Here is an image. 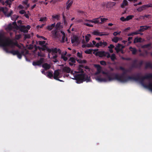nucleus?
I'll use <instances>...</instances> for the list:
<instances>
[{"mask_svg":"<svg viewBox=\"0 0 152 152\" xmlns=\"http://www.w3.org/2000/svg\"><path fill=\"white\" fill-rule=\"evenodd\" d=\"M19 28L21 32L24 33H26L28 32V31L26 28V26H25L23 25L21 26Z\"/></svg>","mask_w":152,"mask_h":152,"instance_id":"nucleus-15","label":"nucleus"},{"mask_svg":"<svg viewBox=\"0 0 152 152\" xmlns=\"http://www.w3.org/2000/svg\"><path fill=\"white\" fill-rule=\"evenodd\" d=\"M93 50L91 49H87L85 51V53L88 54H91Z\"/></svg>","mask_w":152,"mask_h":152,"instance_id":"nucleus-38","label":"nucleus"},{"mask_svg":"<svg viewBox=\"0 0 152 152\" xmlns=\"http://www.w3.org/2000/svg\"><path fill=\"white\" fill-rule=\"evenodd\" d=\"M124 71V72L120 75L118 74L112 72L114 80L123 83H126L129 81L132 80V79L129 78V77H131V76H128L126 77L125 76V75L126 74L127 71Z\"/></svg>","mask_w":152,"mask_h":152,"instance_id":"nucleus-3","label":"nucleus"},{"mask_svg":"<svg viewBox=\"0 0 152 152\" xmlns=\"http://www.w3.org/2000/svg\"><path fill=\"white\" fill-rule=\"evenodd\" d=\"M86 46L88 48L93 47H94L91 42H90L89 43H88L86 45Z\"/></svg>","mask_w":152,"mask_h":152,"instance_id":"nucleus-52","label":"nucleus"},{"mask_svg":"<svg viewBox=\"0 0 152 152\" xmlns=\"http://www.w3.org/2000/svg\"><path fill=\"white\" fill-rule=\"evenodd\" d=\"M58 30L55 29L53 30L51 33L53 37L55 38H58L60 35V31Z\"/></svg>","mask_w":152,"mask_h":152,"instance_id":"nucleus-6","label":"nucleus"},{"mask_svg":"<svg viewBox=\"0 0 152 152\" xmlns=\"http://www.w3.org/2000/svg\"><path fill=\"white\" fill-rule=\"evenodd\" d=\"M137 59H135L133 60V64H132V68H135V67L134 66H133V65L134 64V65H137Z\"/></svg>","mask_w":152,"mask_h":152,"instance_id":"nucleus-43","label":"nucleus"},{"mask_svg":"<svg viewBox=\"0 0 152 152\" xmlns=\"http://www.w3.org/2000/svg\"><path fill=\"white\" fill-rule=\"evenodd\" d=\"M19 59H21L22 57V55H21V54L19 52V51L18 53V54L17 55Z\"/></svg>","mask_w":152,"mask_h":152,"instance_id":"nucleus-57","label":"nucleus"},{"mask_svg":"<svg viewBox=\"0 0 152 152\" xmlns=\"http://www.w3.org/2000/svg\"><path fill=\"white\" fill-rule=\"evenodd\" d=\"M42 67L45 69V70H47L50 68V66L47 63H45L42 65Z\"/></svg>","mask_w":152,"mask_h":152,"instance_id":"nucleus-18","label":"nucleus"},{"mask_svg":"<svg viewBox=\"0 0 152 152\" xmlns=\"http://www.w3.org/2000/svg\"><path fill=\"white\" fill-rule=\"evenodd\" d=\"M142 39L141 38H138L137 37H136L135 38L134 40V43H135L138 42H141Z\"/></svg>","mask_w":152,"mask_h":152,"instance_id":"nucleus-29","label":"nucleus"},{"mask_svg":"<svg viewBox=\"0 0 152 152\" xmlns=\"http://www.w3.org/2000/svg\"><path fill=\"white\" fill-rule=\"evenodd\" d=\"M55 26V23H54L53 24H52L51 25H49L47 26V29L49 31H51L53 28Z\"/></svg>","mask_w":152,"mask_h":152,"instance_id":"nucleus-24","label":"nucleus"},{"mask_svg":"<svg viewBox=\"0 0 152 152\" xmlns=\"http://www.w3.org/2000/svg\"><path fill=\"white\" fill-rule=\"evenodd\" d=\"M61 58L63 59L64 61H66L68 59V58L67 57H66L63 54H62L61 56Z\"/></svg>","mask_w":152,"mask_h":152,"instance_id":"nucleus-47","label":"nucleus"},{"mask_svg":"<svg viewBox=\"0 0 152 152\" xmlns=\"http://www.w3.org/2000/svg\"><path fill=\"white\" fill-rule=\"evenodd\" d=\"M152 44L151 43L145 44L142 45L141 48L143 49H148L149 50L151 49V46Z\"/></svg>","mask_w":152,"mask_h":152,"instance_id":"nucleus-12","label":"nucleus"},{"mask_svg":"<svg viewBox=\"0 0 152 152\" xmlns=\"http://www.w3.org/2000/svg\"><path fill=\"white\" fill-rule=\"evenodd\" d=\"M46 17H44L43 18H41L39 20V21H43L46 20Z\"/></svg>","mask_w":152,"mask_h":152,"instance_id":"nucleus-58","label":"nucleus"},{"mask_svg":"<svg viewBox=\"0 0 152 152\" xmlns=\"http://www.w3.org/2000/svg\"><path fill=\"white\" fill-rule=\"evenodd\" d=\"M129 79L139 81L145 88H148L152 92V73H149L144 76L140 77L138 74L136 77H129Z\"/></svg>","mask_w":152,"mask_h":152,"instance_id":"nucleus-1","label":"nucleus"},{"mask_svg":"<svg viewBox=\"0 0 152 152\" xmlns=\"http://www.w3.org/2000/svg\"><path fill=\"white\" fill-rule=\"evenodd\" d=\"M37 48L39 49V50L40 51H41V50L44 51L45 50V49H44V48H43L42 47H41L39 46H38L37 47Z\"/></svg>","mask_w":152,"mask_h":152,"instance_id":"nucleus-54","label":"nucleus"},{"mask_svg":"<svg viewBox=\"0 0 152 152\" xmlns=\"http://www.w3.org/2000/svg\"><path fill=\"white\" fill-rule=\"evenodd\" d=\"M134 17V15H129L127 16L126 18V21L129 20L131 19H132Z\"/></svg>","mask_w":152,"mask_h":152,"instance_id":"nucleus-39","label":"nucleus"},{"mask_svg":"<svg viewBox=\"0 0 152 152\" xmlns=\"http://www.w3.org/2000/svg\"><path fill=\"white\" fill-rule=\"evenodd\" d=\"M143 64V61L141 60L139 62L138 64H137V65H134V64L133 66L135 67V68L140 69Z\"/></svg>","mask_w":152,"mask_h":152,"instance_id":"nucleus-20","label":"nucleus"},{"mask_svg":"<svg viewBox=\"0 0 152 152\" xmlns=\"http://www.w3.org/2000/svg\"><path fill=\"white\" fill-rule=\"evenodd\" d=\"M62 71L64 72L69 73L71 71V69L67 66H64L62 69Z\"/></svg>","mask_w":152,"mask_h":152,"instance_id":"nucleus-17","label":"nucleus"},{"mask_svg":"<svg viewBox=\"0 0 152 152\" xmlns=\"http://www.w3.org/2000/svg\"><path fill=\"white\" fill-rule=\"evenodd\" d=\"M103 17V16H100L99 18H94L92 20H89V21H90V22H91L92 23H94L95 24L99 23L100 22H99V20H98L101 17Z\"/></svg>","mask_w":152,"mask_h":152,"instance_id":"nucleus-14","label":"nucleus"},{"mask_svg":"<svg viewBox=\"0 0 152 152\" xmlns=\"http://www.w3.org/2000/svg\"><path fill=\"white\" fill-rule=\"evenodd\" d=\"M18 18V16L16 15H14L13 17H11V19L12 20L15 21Z\"/></svg>","mask_w":152,"mask_h":152,"instance_id":"nucleus-41","label":"nucleus"},{"mask_svg":"<svg viewBox=\"0 0 152 152\" xmlns=\"http://www.w3.org/2000/svg\"><path fill=\"white\" fill-rule=\"evenodd\" d=\"M145 9V8L144 7V6L143 5L142 7H139L138 8L137 10L138 11L140 12Z\"/></svg>","mask_w":152,"mask_h":152,"instance_id":"nucleus-35","label":"nucleus"},{"mask_svg":"<svg viewBox=\"0 0 152 152\" xmlns=\"http://www.w3.org/2000/svg\"><path fill=\"white\" fill-rule=\"evenodd\" d=\"M130 50L132 52V54L133 55H135L136 54L137 52V50L135 48H132L130 47L129 48Z\"/></svg>","mask_w":152,"mask_h":152,"instance_id":"nucleus-26","label":"nucleus"},{"mask_svg":"<svg viewBox=\"0 0 152 152\" xmlns=\"http://www.w3.org/2000/svg\"><path fill=\"white\" fill-rule=\"evenodd\" d=\"M106 53H107L106 54V56L107 57V58H110L111 56L110 54L107 52H106Z\"/></svg>","mask_w":152,"mask_h":152,"instance_id":"nucleus-63","label":"nucleus"},{"mask_svg":"<svg viewBox=\"0 0 152 152\" xmlns=\"http://www.w3.org/2000/svg\"><path fill=\"white\" fill-rule=\"evenodd\" d=\"M110 58L112 61H114L116 59L115 55L114 53L112 54Z\"/></svg>","mask_w":152,"mask_h":152,"instance_id":"nucleus-34","label":"nucleus"},{"mask_svg":"<svg viewBox=\"0 0 152 152\" xmlns=\"http://www.w3.org/2000/svg\"><path fill=\"white\" fill-rule=\"evenodd\" d=\"M144 5V7L145 8V9L147 8L152 7V4H150L145 5Z\"/></svg>","mask_w":152,"mask_h":152,"instance_id":"nucleus-50","label":"nucleus"},{"mask_svg":"<svg viewBox=\"0 0 152 152\" xmlns=\"http://www.w3.org/2000/svg\"><path fill=\"white\" fill-rule=\"evenodd\" d=\"M42 47L45 49V50H47L48 52V50L49 49V48L46 45H42Z\"/></svg>","mask_w":152,"mask_h":152,"instance_id":"nucleus-51","label":"nucleus"},{"mask_svg":"<svg viewBox=\"0 0 152 152\" xmlns=\"http://www.w3.org/2000/svg\"><path fill=\"white\" fill-rule=\"evenodd\" d=\"M65 39H66V36L64 35L62 37V40L61 42H64L65 41Z\"/></svg>","mask_w":152,"mask_h":152,"instance_id":"nucleus-61","label":"nucleus"},{"mask_svg":"<svg viewBox=\"0 0 152 152\" xmlns=\"http://www.w3.org/2000/svg\"><path fill=\"white\" fill-rule=\"evenodd\" d=\"M121 33V31H120L119 32H116V31H115V32H114L113 33V35L114 36H116L117 35H120V34Z\"/></svg>","mask_w":152,"mask_h":152,"instance_id":"nucleus-56","label":"nucleus"},{"mask_svg":"<svg viewBox=\"0 0 152 152\" xmlns=\"http://www.w3.org/2000/svg\"><path fill=\"white\" fill-rule=\"evenodd\" d=\"M74 78L76 81V83H80L84 81V73L78 74L74 76Z\"/></svg>","mask_w":152,"mask_h":152,"instance_id":"nucleus-5","label":"nucleus"},{"mask_svg":"<svg viewBox=\"0 0 152 152\" xmlns=\"http://www.w3.org/2000/svg\"><path fill=\"white\" fill-rule=\"evenodd\" d=\"M13 28H14V27L11 23H10L6 27V29L7 31H10L12 30Z\"/></svg>","mask_w":152,"mask_h":152,"instance_id":"nucleus-22","label":"nucleus"},{"mask_svg":"<svg viewBox=\"0 0 152 152\" xmlns=\"http://www.w3.org/2000/svg\"><path fill=\"white\" fill-rule=\"evenodd\" d=\"M120 20L122 21H126V18H125L124 17H122L120 18Z\"/></svg>","mask_w":152,"mask_h":152,"instance_id":"nucleus-62","label":"nucleus"},{"mask_svg":"<svg viewBox=\"0 0 152 152\" xmlns=\"http://www.w3.org/2000/svg\"><path fill=\"white\" fill-rule=\"evenodd\" d=\"M148 68H150L152 69V64L150 62H147L145 64V69H147Z\"/></svg>","mask_w":152,"mask_h":152,"instance_id":"nucleus-28","label":"nucleus"},{"mask_svg":"<svg viewBox=\"0 0 152 152\" xmlns=\"http://www.w3.org/2000/svg\"><path fill=\"white\" fill-rule=\"evenodd\" d=\"M7 8L5 7V8L0 7V12L2 11L5 15L6 14V12L7 11Z\"/></svg>","mask_w":152,"mask_h":152,"instance_id":"nucleus-25","label":"nucleus"},{"mask_svg":"<svg viewBox=\"0 0 152 152\" xmlns=\"http://www.w3.org/2000/svg\"><path fill=\"white\" fill-rule=\"evenodd\" d=\"M37 55L41 57H45V54L42 53L41 51H40V52H38Z\"/></svg>","mask_w":152,"mask_h":152,"instance_id":"nucleus-40","label":"nucleus"},{"mask_svg":"<svg viewBox=\"0 0 152 152\" xmlns=\"http://www.w3.org/2000/svg\"><path fill=\"white\" fill-rule=\"evenodd\" d=\"M56 28L55 29L58 30V29L59 28L60 24L58 23H57L56 25H55Z\"/></svg>","mask_w":152,"mask_h":152,"instance_id":"nucleus-64","label":"nucleus"},{"mask_svg":"<svg viewBox=\"0 0 152 152\" xmlns=\"http://www.w3.org/2000/svg\"><path fill=\"white\" fill-rule=\"evenodd\" d=\"M79 41V39L77 37H74L72 39H71V43L72 44L74 43L75 42H78Z\"/></svg>","mask_w":152,"mask_h":152,"instance_id":"nucleus-21","label":"nucleus"},{"mask_svg":"<svg viewBox=\"0 0 152 152\" xmlns=\"http://www.w3.org/2000/svg\"><path fill=\"white\" fill-rule=\"evenodd\" d=\"M59 75V72L58 70H56L54 71V79L56 80H59L58 77Z\"/></svg>","mask_w":152,"mask_h":152,"instance_id":"nucleus-16","label":"nucleus"},{"mask_svg":"<svg viewBox=\"0 0 152 152\" xmlns=\"http://www.w3.org/2000/svg\"><path fill=\"white\" fill-rule=\"evenodd\" d=\"M57 48H55L54 49H49L48 50V52L49 53H50L51 52H52L53 53H57Z\"/></svg>","mask_w":152,"mask_h":152,"instance_id":"nucleus-27","label":"nucleus"},{"mask_svg":"<svg viewBox=\"0 0 152 152\" xmlns=\"http://www.w3.org/2000/svg\"><path fill=\"white\" fill-rule=\"evenodd\" d=\"M103 74L106 75L105 78H101L98 77L97 78V80L100 82H106L107 81H111L114 80L112 72H103Z\"/></svg>","mask_w":152,"mask_h":152,"instance_id":"nucleus-4","label":"nucleus"},{"mask_svg":"<svg viewBox=\"0 0 152 152\" xmlns=\"http://www.w3.org/2000/svg\"><path fill=\"white\" fill-rule=\"evenodd\" d=\"M60 17V15H53L52 17L53 18L56 19L57 20L59 19V18Z\"/></svg>","mask_w":152,"mask_h":152,"instance_id":"nucleus-46","label":"nucleus"},{"mask_svg":"<svg viewBox=\"0 0 152 152\" xmlns=\"http://www.w3.org/2000/svg\"><path fill=\"white\" fill-rule=\"evenodd\" d=\"M44 59L43 58H41L39 60L36 61H34L32 63V64L34 66H40L43 62Z\"/></svg>","mask_w":152,"mask_h":152,"instance_id":"nucleus-9","label":"nucleus"},{"mask_svg":"<svg viewBox=\"0 0 152 152\" xmlns=\"http://www.w3.org/2000/svg\"><path fill=\"white\" fill-rule=\"evenodd\" d=\"M119 39V38L117 37H114L113 39H112V41L115 42V43H117L118 42Z\"/></svg>","mask_w":152,"mask_h":152,"instance_id":"nucleus-36","label":"nucleus"},{"mask_svg":"<svg viewBox=\"0 0 152 152\" xmlns=\"http://www.w3.org/2000/svg\"><path fill=\"white\" fill-rule=\"evenodd\" d=\"M12 25L14 27V28L17 29H19V26L17 25L16 22L15 21H14L12 23Z\"/></svg>","mask_w":152,"mask_h":152,"instance_id":"nucleus-31","label":"nucleus"},{"mask_svg":"<svg viewBox=\"0 0 152 152\" xmlns=\"http://www.w3.org/2000/svg\"><path fill=\"white\" fill-rule=\"evenodd\" d=\"M108 4L110 5V7H112L115 5L116 3L114 2H109Z\"/></svg>","mask_w":152,"mask_h":152,"instance_id":"nucleus-45","label":"nucleus"},{"mask_svg":"<svg viewBox=\"0 0 152 152\" xmlns=\"http://www.w3.org/2000/svg\"><path fill=\"white\" fill-rule=\"evenodd\" d=\"M48 74L47 75V76L49 78H51L53 77V74L52 72H48Z\"/></svg>","mask_w":152,"mask_h":152,"instance_id":"nucleus-42","label":"nucleus"},{"mask_svg":"<svg viewBox=\"0 0 152 152\" xmlns=\"http://www.w3.org/2000/svg\"><path fill=\"white\" fill-rule=\"evenodd\" d=\"M16 45L18 46L17 43H14L11 40L9 39H6L4 40L3 38V36L0 34V46L3 47V49L7 53H10L13 55H17L19 51L18 50H12L10 51L8 50L7 46L13 48L14 46Z\"/></svg>","mask_w":152,"mask_h":152,"instance_id":"nucleus-2","label":"nucleus"},{"mask_svg":"<svg viewBox=\"0 0 152 152\" xmlns=\"http://www.w3.org/2000/svg\"><path fill=\"white\" fill-rule=\"evenodd\" d=\"M5 3L7 5H9V7H10L11 6L10 5L12 4V1H10L9 0H6Z\"/></svg>","mask_w":152,"mask_h":152,"instance_id":"nucleus-44","label":"nucleus"},{"mask_svg":"<svg viewBox=\"0 0 152 152\" xmlns=\"http://www.w3.org/2000/svg\"><path fill=\"white\" fill-rule=\"evenodd\" d=\"M128 2L126 0H124L121 7L122 8H124L125 6L128 5Z\"/></svg>","mask_w":152,"mask_h":152,"instance_id":"nucleus-23","label":"nucleus"},{"mask_svg":"<svg viewBox=\"0 0 152 152\" xmlns=\"http://www.w3.org/2000/svg\"><path fill=\"white\" fill-rule=\"evenodd\" d=\"M94 66L97 68V72H96V74H99L101 72L102 69V68L98 64H95Z\"/></svg>","mask_w":152,"mask_h":152,"instance_id":"nucleus-19","label":"nucleus"},{"mask_svg":"<svg viewBox=\"0 0 152 152\" xmlns=\"http://www.w3.org/2000/svg\"><path fill=\"white\" fill-rule=\"evenodd\" d=\"M39 44L41 46L44 45L45 43V41H39Z\"/></svg>","mask_w":152,"mask_h":152,"instance_id":"nucleus-55","label":"nucleus"},{"mask_svg":"<svg viewBox=\"0 0 152 152\" xmlns=\"http://www.w3.org/2000/svg\"><path fill=\"white\" fill-rule=\"evenodd\" d=\"M30 38V34H25L24 35V38L25 39H29Z\"/></svg>","mask_w":152,"mask_h":152,"instance_id":"nucleus-60","label":"nucleus"},{"mask_svg":"<svg viewBox=\"0 0 152 152\" xmlns=\"http://www.w3.org/2000/svg\"><path fill=\"white\" fill-rule=\"evenodd\" d=\"M84 81H86L87 82H88L90 81V77H88V75H86V74L84 73Z\"/></svg>","mask_w":152,"mask_h":152,"instance_id":"nucleus-30","label":"nucleus"},{"mask_svg":"<svg viewBox=\"0 0 152 152\" xmlns=\"http://www.w3.org/2000/svg\"><path fill=\"white\" fill-rule=\"evenodd\" d=\"M151 28V26H140V29H139V31L141 32L144 31H145L148 30L149 28Z\"/></svg>","mask_w":152,"mask_h":152,"instance_id":"nucleus-11","label":"nucleus"},{"mask_svg":"<svg viewBox=\"0 0 152 152\" xmlns=\"http://www.w3.org/2000/svg\"><path fill=\"white\" fill-rule=\"evenodd\" d=\"M92 34L94 35L99 36H107L109 35V33H107L101 32L98 31H94Z\"/></svg>","mask_w":152,"mask_h":152,"instance_id":"nucleus-8","label":"nucleus"},{"mask_svg":"<svg viewBox=\"0 0 152 152\" xmlns=\"http://www.w3.org/2000/svg\"><path fill=\"white\" fill-rule=\"evenodd\" d=\"M115 49L116 50V51L117 53L120 52V51L122 50V49L119 48H115Z\"/></svg>","mask_w":152,"mask_h":152,"instance_id":"nucleus-59","label":"nucleus"},{"mask_svg":"<svg viewBox=\"0 0 152 152\" xmlns=\"http://www.w3.org/2000/svg\"><path fill=\"white\" fill-rule=\"evenodd\" d=\"M100 41L99 43H97L95 45V46L97 48H99L100 47H104L107 45V43L106 42H104V40Z\"/></svg>","mask_w":152,"mask_h":152,"instance_id":"nucleus-7","label":"nucleus"},{"mask_svg":"<svg viewBox=\"0 0 152 152\" xmlns=\"http://www.w3.org/2000/svg\"><path fill=\"white\" fill-rule=\"evenodd\" d=\"M140 32V31H139V30L138 31H136L134 32L133 33L134 35H137L138 34H140L141 35H142L143 33H140L139 32Z\"/></svg>","mask_w":152,"mask_h":152,"instance_id":"nucleus-53","label":"nucleus"},{"mask_svg":"<svg viewBox=\"0 0 152 152\" xmlns=\"http://www.w3.org/2000/svg\"><path fill=\"white\" fill-rule=\"evenodd\" d=\"M73 3L72 0H68L66 3V9L68 10Z\"/></svg>","mask_w":152,"mask_h":152,"instance_id":"nucleus-13","label":"nucleus"},{"mask_svg":"<svg viewBox=\"0 0 152 152\" xmlns=\"http://www.w3.org/2000/svg\"><path fill=\"white\" fill-rule=\"evenodd\" d=\"M76 59H75V58L74 57H70L69 60V61H70L73 63H75L76 62Z\"/></svg>","mask_w":152,"mask_h":152,"instance_id":"nucleus-37","label":"nucleus"},{"mask_svg":"<svg viewBox=\"0 0 152 152\" xmlns=\"http://www.w3.org/2000/svg\"><path fill=\"white\" fill-rule=\"evenodd\" d=\"M100 19L101 22L99 23V24H102L105 22H106L108 20L107 18H101V17Z\"/></svg>","mask_w":152,"mask_h":152,"instance_id":"nucleus-33","label":"nucleus"},{"mask_svg":"<svg viewBox=\"0 0 152 152\" xmlns=\"http://www.w3.org/2000/svg\"><path fill=\"white\" fill-rule=\"evenodd\" d=\"M77 70H78V71H75V73H81V74L84 73V71H83V69L80 68V66H78V67Z\"/></svg>","mask_w":152,"mask_h":152,"instance_id":"nucleus-32","label":"nucleus"},{"mask_svg":"<svg viewBox=\"0 0 152 152\" xmlns=\"http://www.w3.org/2000/svg\"><path fill=\"white\" fill-rule=\"evenodd\" d=\"M13 14V11L12 10H11L10 12L8 13V14L7 13V12H6V14L5 15L6 16H7V17H9L11 16V15Z\"/></svg>","mask_w":152,"mask_h":152,"instance_id":"nucleus-48","label":"nucleus"},{"mask_svg":"<svg viewBox=\"0 0 152 152\" xmlns=\"http://www.w3.org/2000/svg\"><path fill=\"white\" fill-rule=\"evenodd\" d=\"M100 64L103 66H105L107 65V63L106 61H101L100 62Z\"/></svg>","mask_w":152,"mask_h":152,"instance_id":"nucleus-49","label":"nucleus"},{"mask_svg":"<svg viewBox=\"0 0 152 152\" xmlns=\"http://www.w3.org/2000/svg\"><path fill=\"white\" fill-rule=\"evenodd\" d=\"M106 52L104 51H99L96 52L95 55L96 56L102 58L106 56Z\"/></svg>","mask_w":152,"mask_h":152,"instance_id":"nucleus-10","label":"nucleus"}]
</instances>
